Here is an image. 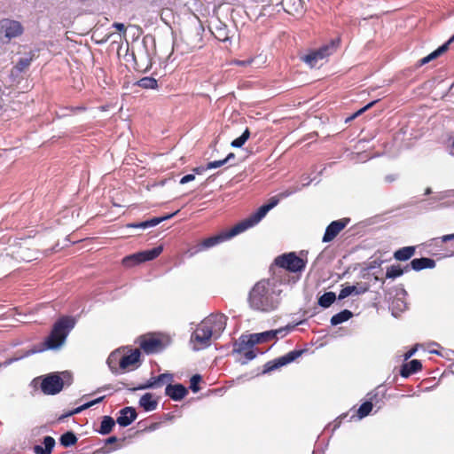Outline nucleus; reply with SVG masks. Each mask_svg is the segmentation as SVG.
I'll use <instances>...</instances> for the list:
<instances>
[{"mask_svg":"<svg viewBox=\"0 0 454 454\" xmlns=\"http://www.w3.org/2000/svg\"><path fill=\"white\" fill-rule=\"evenodd\" d=\"M279 286L274 279H262L255 283L248 294L249 307L262 313L276 310L281 302L282 290Z\"/></svg>","mask_w":454,"mask_h":454,"instance_id":"f257e3e1","label":"nucleus"},{"mask_svg":"<svg viewBox=\"0 0 454 454\" xmlns=\"http://www.w3.org/2000/svg\"><path fill=\"white\" fill-rule=\"evenodd\" d=\"M74 325L75 320L73 317H61L59 320L55 322L49 336L41 344L40 348H33L31 349H28L27 351H26L24 355L10 359L7 362V364H10L12 362L18 361L21 358L29 356L36 353L43 352L45 350L59 349L65 344L69 333L74 327Z\"/></svg>","mask_w":454,"mask_h":454,"instance_id":"f03ea898","label":"nucleus"},{"mask_svg":"<svg viewBox=\"0 0 454 454\" xmlns=\"http://www.w3.org/2000/svg\"><path fill=\"white\" fill-rule=\"evenodd\" d=\"M227 317L223 314L210 315L203 319L192 333L193 350H200L211 345L212 339H218L226 327Z\"/></svg>","mask_w":454,"mask_h":454,"instance_id":"7ed1b4c3","label":"nucleus"},{"mask_svg":"<svg viewBox=\"0 0 454 454\" xmlns=\"http://www.w3.org/2000/svg\"><path fill=\"white\" fill-rule=\"evenodd\" d=\"M71 381L72 376L67 371L62 372H51L42 378L40 387L43 394L54 395L63 389L65 384L70 385Z\"/></svg>","mask_w":454,"mask_h":454,"instance_id":"20e7f679","label":"nucleus"},{"mask_svg":"<svg viewBox=\"0 0 454 454\" xmlns=\"http://www.w3.org/2000/svg\"><path fill=\"white\" fill-rule=\"evenodd\" d=\"M245 224L243 222H239L236 225H234L231 229L229 231H222L219 234H216L215 236L209 237L207 239H203L200 243L198 244V251H203L207 250L208 248H211L222 242H224L236 235L247 231Z\"/></svg>","mask_w":454,"mask_h":454,"instance_id":"39448f33","label":"nucleus"},{"mask_svg":"<svg viewBox=\"0 0 454 454\" xmlns=\"http://www.w3.org/2000/svg\"><path fill=\"white\" fill-rule=\"evenodd\" d=\"M339 42L338 39H333L330 43L321 46L319 49L304 55L301 57V59L310 67H314L317 65L319 60L327 58L337 50Z\"/></svg>","mask_w":454,"mask_h":454,"instance_id":"423d86ee","label":"nucleus"},{"mask_svg":"<svg viewBox=\"0 0 454 454\" xmlns=\"http://www.w3.org/2000/svg\"><path fill=\"white\" fill-rule=\"evenodd\" d=\"M275 263L290 272H301L306 267V262L297 256L294 252L283 254L275 259Z\"/></svg>","mask_w":454,"mask_h":454,"instance_id":"0eeeda50","label":"nucleus"},{"mask_svg":"<svg viewBox=\"0 0 454 454\" xmlns=\"http://www.w3.org/2000/svg\"><path fill=\"white\" fill-rule=\"evenodd\" d=\"M24 28L20 21L3 19L0 20V38L4 43H9L23 34Z\"/></svg>","mask_w":454,"mask_h":454,"instance_id":"6e6552de","label":"nucleus"},{"mask_svg":"<svg viewBox=\"0 0 454 454\" xmlns=\"http://www.w3.org/2000/svg\"><path fill=\"white\" fill-rule=\"evenodd\" d=\"M278 194L277 196L271 197L268 203L261 206L254 213L250 215L247 218L244 219L242 222L245 224L247 229H249L254 225H256L262 219L267 215V213L275 207L279 200Z\"/></svg>","mask_w":454,"mask_h":454,"instance_id":"1a4fd4ad","label":"nucleus"},{"mask_svg":"<svg viewBox=\"0 0 454 454\" xmlns=\"http://www.w3.org/2000/svg\"><path fill=\"white\" fill-rule=\"evenodd\" d=\"M303 352L304 350L302 349H294L282 356H279L272 361H270L265 364L262 372L268 373L282 366H285L295 361L298 357H300L302 355Z\"/></svg>","mask_w":454,"mask_h":454,"instance_id":"9d476101","label":"nucleus"},{"mask_svg":"<svg viewBox=\"0 0 454 454\" xmlns=\"http://www.w3.org/2000/svg\"><path fill=\"white\" fill-rule=\"evenodd\" d=\"M162 250V247L159 246L149 250L141 251L126 256L123 259V262L126 265H130L151 261L158 257L161 254Z\"/></svg>","mask_w":454,"mask_h":454,"instance_id":"9b49d317","label":"nucleus"},{"mask_svg":"<svg viewBox=\"0 0 454 454\" xmlns=\"http://www.w3.org/2000/svg\"><path fill=\"white\" fill-rule=\"evenodd\" d=\"M349 218H341L339 220L333 221L327 225L322 241L328 243L333 241L338 234L349 223Z\"/></svg>","mask_w":454,"mask_h":454,"instance_id":"f8f14e48","label":"nucleus"},{"mask_svg":"<svg viewBox=\"0 0 454 454\" xmlns=\"http://www.w3.org/2000/svg\"><path fill=\"white\" fill-rule=\"evenodd\" d=\"M173 380V374L171 373H162L160 374L157 377H152L146 383L139 385L137 387H133L130 390L136 391V390H142V389H149V388H156L160 386H161L166 381H172Z\"/></svg>","mask_w":454,"mask_h":454,"instance_id":"ddd939ff","label":"nucleus"},{"mask_svg":"<svg viewBox=\"0 0 454 454\" xmlns=\"http://www.w3.org/2000/svg\"><path fill=\"white\" fill-rule=\"evenodd\" d=\"M187 394L188 389L181 383L168 384L165 388V395L176 402L184 399Z\"/></svg>","mask_w":454,"mask_h":454,"instance_id":"4468645a","label":"nucleus"},{"mask_svg":"<svg viewBox=\"0 0 454 454\" xmlns=\"http://www.w3.org/2000/svg\"><path fill=\"white\" fill-rule=\"evenodd\" d=\"M140 348L146 354H153L159 352L162 349L163 344L162 341L154 337L144 338L140 342Z\"/></svg>","mask_w":454,"mask_h":454,"instance_id":"2eb2a0df","label":"nucleus"},{"mask_svg":"<svg viewBox=\"0 0 454 454\" xmlns=\"http://www.w3.org/2000/svg\"><path fill=\"white\" fill-rule=\"evenodd\" d=\"M137 417V411L133 407H125L120 411V415L116 422L123 427L129 426Z\"/></svg>","mask_w":454,"mask_h":454,"instance_id":"dca6fc26","label":"nucleus"},{"mask_svg":"<svg viewBox=\"0 0 454 454\" xmlns=\"http://www.w3.org/2000/svg\"><path fill=\"white\" fill-rule=\"evenodd\" d=\"M256 342L250 335H242L235 343L233 348V354L241 355L243 351L252 348Z\"/></svg>","mask_w":454,"mask_h":454,"instance_id":"f3484780","label":"nucleus"},{"mask_svg":"<svg viewBox=\"0 0 454 454\" xmlns=\"http://www.w3.org/2000/svg\"><path fill=\"white\" fill-rule=\"evenodd\" d=\"M435 267V261L428 257L415 258L411 261L409 270L419 271L425 269H434Z\"/></svg>","mask_w":454,"mask_h":454,"instance_id":"a211bd4d","label":"nucleus"},{"mask_svg":"<svg viewBox=\"0 0 454 454\" xmlns=\"http://www.w3.org/2000/svg\"><path fill=\"white\" fill-rule=\"evenodd\" d=\"M453 42H454V35L446 43H444L442 45L438 47L436 50H434L433 52H431L427 56H426L423 59H421L419 61V66L426 65V64L429 63L430 61H432V60L437 59L438 57H440L442 53H444L449 49L450 44L451 43H453Z\"/></svg>","mask_w":454,"mask_h":454,"instance_id":"6ab92c4d","label":"nucleus"},{"mask_svg":"<svg viewBox=\"0 0 454 454\" xmlns=\"http://www.w3.org/2000/svg\"><path fill=\"white\" fill-rule=\"evenodd\" d=\"M141 352L136 348L131 350L129 354L122 353L121 370H127L131 365H136L140 362Z\"/></svg>","mask_w":454,"mask_h":454,"instance_id":"aec40b11","label":"nucleus"},{"mask_svg":"<svg viewBox=\"0 0 454 454\" xmlns=\"http://www.w3.org/2000/svg\"><path fill=\"white\" fill-rule=\"evenodd\" d=\"M121 359L122 351L120 349H116L109 355L106 363L114 374L119 373V369H121Z\"/></svg>","mask_w":454,"mask_h":454,"instance_id":"412c9836","label":"nucleus"},{"mask_svg":"<svg viewBox=\"0 0 454 454\" xmlns=\"http://www.w3.org/2000/svg\"><path fill=\"white\" fill-rule=\"evenodd\" d=\"M422 368V364L418 359H413L406 364H403L402 365V368L400 370V375L403 378H408L413 373L418 372Z\"/></svg>","mask_w":454,"mask_h":454,"instance_id":"4be33fe9","label":"nucleus"},{"mask_svg":"<svg viewBox=\"0 0 454 454\" xmlns=\"http://www.w3.org/2000/svg\"><path fill=\"white\" fill-rule=\"evenodd\" d=\"M211 31L219 41L227 42L230 39L227 26L219 20L213 26Z\"/></svg>","mask_w":454,"mask_h":454,"instance_id":"5701e85b","label":"nucleus"},{"mask_svg":"<svg viewBox=\"0 0 454 454\" xmlns=\"http://www.w3.org/2000/svg\"><path fill=\"white\" fill-rule=\"evenodd\" d=\"M43 443L44 447L41 445H35L33 450L35 454H51L52 450L55 446V440L51 436H44Z\"/></svg>","mask_w":454,"mask_h":454,"instance_id":"b1692460","label":"nucleus"},{"mask_svg":"<svg viewBox=\"0 0 454 454\" xmlns=\"http://www.w3.org/2000/svg\"><path fill=\"white\" fill-rule=\"evenodd\" d=\"M39 251L20 246L16 252L17 257L22 261L31 262L38 259Z\"/></svg>","mask_w":454,"mask_h":454,"instance_id":"393cba45","label":"nucleus"},{"mask_svg":"<svg viewBox=\"0 0 454 454\" xmlns=\"http://www.w3.org/2000/svg\"><path fill=\"white\" fill-rule=\"evenodd\" d=\"M366 291L367 287L347 286L340 290L338 298L339 300H343L350 295H359L364 294Z\"/></svg>","mask_w":454,"mask_h":454,"instance_id":"a878e982","label":"nucleus"},{"mask_svg":"<svg viewBox=\"0 0 454 454\" xmlns=\"http://www.w3.org/2000/svg\"><path fill=\"white\" fill-rule=\"evenodd\" d=\"M139 405L145 411H153L156 410L158 406L157 400L153 399V394L151 393H145L143 395L139 400Z\"/></svg>","mask_w":454,"mask_h":454,"instance_id":"bb28decb","label":"nucleus"},{"mask_svg":"<svg viewBox=\"0 0 454 454\" xmlns=\"http://www.w3.org/2000/svg\"><path fill=\"white\" fill-rule=\"evenodd\" d=\"M114 426L115 420L111 416H104L100 423V427L97 431L102 435H106L112 432Z\"/></svg>","mask_w":454,"mask_h":454,"instance_id":"cd10ccee","label":"nucleus"},{"mask_svg":"<svg viewBox=\"0 0 454 454\" xmlns=\"http://www.w3.org/2000/svg\"><path fill=\"white\" fill-rule=\"evenodd\" d=\"M35 56L36 55L35 51H30L29 52L26 53L25 56L20 58V59L18 60L15 66L16 69L19 72H23L30 66L32 60L35 58Z\"/></svg>","mask_w":454,"mask_h":454,"instance_id":"c85d7f7f","label":"nucleus"},{"mask_svg":"<svg viewBox=\"0 0 454 454\" xmlns=\"http://www.w3.org/2000/svg\"><path fill=\"white\" fill-rule=\"evenodd\" d=\"M414 247H404L394 253V258L397 261H407L414 254Z\"/></svg>","mask_w":454,"mask_h":454,"instance_id":"c756f323","label":"nucleus"},{"mask_svg":"<svg viewBox=\"0 0 454 454\" xmlns=\"http://www.w3.org/2000/svg\"><path fill=\"white\" fill-rule=\"evenodd\" d=\"M353 317V313L348 309H343L331 317L332 325L342 324Z\"/></svg>","mask_w":454,"mask_h":454,"instance_id":"7c9ffc66","label":"nucleus"},{"mask_svg":"<svg viewBox=\"0 0 454 454\" xmlns=\"http://www.w3.org/2000/svg\"><path fill=\"white\" fill-rule=\"evenodd\" d=\"M278 331H266L260 333L252 334V338L254 339L256 344L266 342L277 338Z\"/></svg>","mask_w":454,"mask_h":454,"instance_id":"2f4dec72","label":"nucleus"},{"mask_svg":"<svg viewBox=\"0 0 454 454\" xmlns=\"http://www.w3.org/2000/svg\"><path fill=\"white\" fill-rule=\"evenodd\" d=\"M77 437L73 431H67L64 433L59 438V443L63 447H70L77 442Z\"/></svg>","mask_w":454,"mask_h":454,"instance_id":"473e14b6","label":"nucleus"},{"mask_svg":"<svg viewBox=\"0 0 454 454\" xmlns=\"http://www.w3.org/2000/svg\"><path fill=\"white\" fill-rule=\"evenodd\" d=\"M336 300V294L333 292H326L318 298V305L322 308H329Z\"/></svg>","mask_w":454,"mask_h":454,"instance_id":"72a5a7b5","label":"nucleus"},{"mask_svg":"<svg viewBox=\"0 0 454 454\" xmlns=\"http://www.w3.org/2000/svg\"><path fill=\"white\" fill-rule=\"evenodd\" d=\"M409 270V265L405 266L403 269L399 265H391L387 269L386 278H395L402 276L404 272Z\"/></svg>","mask_w":454,"mask_h":454,"instance_id":"f704fd0d","label":"nucleus"},{"mask_svg":"<svg viewBox=\"0 0 454 454\" xmlns=\"http://www.w3.org/2000/svg\"><path fill=\"white\" fill-rule=\"evenodd\" d=\"M407 308L406 303L400 298L395 299L391 304L392 315L397 317L399 313L405 310Z\"/></svg>","mask_w":454,"mask_h":454,"instance_id":"c9c22d12","label":"nucleus"},{"mask_svg":"<svg viewBox=\"0 0 454 454\" xmlns=\"http://www.w3.org/2000/svg\"><path fill=\"white\" fill-rule=\"evenodd\" d=\"M250 137V130L248 128H247L244 132L236 139H234L231 145L235 148H241L245 143L248 140Z\"/></svg>","mask_w":454,"mask_h":454,"instance_id":"e433bc0d","label":"nucleus"},{"mask_svg":"<svg viewBox=\"0 0 454 454\" xmlns=\"http://www.w3.org/2000/svg\"><path fill=\"white\" fill-rule=\"evenodd\" d=\"M137 84L144 89H155L157 87V80L153 77L145 76L137 82Z\"/></svg>","mask_w":454,"mask_h":454,"instance_id":"4c0bfd02","label":"nucleus"},{"mask_svg":"<svg viewBox=\"0 0 454 454\" xmlns=\"http://www.w3.org/2000/svg\"><path fill=\"white\" fill-rule=\"evenodd\" d=\"M372 407H373V405H372V401H366V402L363 403L357 410V418L359 419H361L368 416L370 414V412L372 411Z\"/></svg>","mask_w":454,"mask_h":454,"instance_id":"58836bf2","label":"nucleus"},{"mask_svg":"<svg viewBox=\"0 0 454 454\" xmlns=\"http://www.w3.org/2000/svg\"><path fill=\"white\" fill-rule=\"evenodd\" d=\"M239 357H237L238 361L241 364H247L249 361L253 360L254 358H255L256 356V354L255 352L254 351L253 348H250V349H247L246 351H243L241 355H238Z\"/></svg>","mask_w":454,"mask_h":454,"instance_id":"ea45409f","label":"nucleus"},{"mask_svg":"<svg viewBox=\"0 0 454 454\" xmlns=\"http://www.w3.org/2000/svg\"><path fill=\"white\" fill-rule=\"evenodd\" d=\"M202 378L200 374H194L192 376L190 380V388L193 393H197L200 390V382L201 381Z\"/></svg>","mask_w":454,"mask_h":454,"instance_id":"a19ab883","label":"nucleus"},{"mask_svg":"<svg viewBox=\"0 0 454 454\" xmlns=\"http://www.w3.org/2000/svg\"><path fill=\"white\" fill-rule=\"evenodd\" d=\"M454 197V189L445 190L442 192H440L436 194L435 197H434L432 200H443L449 198Z\"/></svg>","mask_w":454,"mask_h":454,"instance_id":"79ce46f5","label":"nucleus"},{"mask_svg":"<svg viewBox=\"0 0 454 454\" xmlns=\"http://www.w3.org/2000/svg\"><path fill=\"white\" fill-rule=\"evenodd\" d=\"M300 191H301V187H299V186L290 187V188L279 192L278 196L282 200V199L287 198Z\"/></svg>","mask_w":454,"mask_h":454,"instance_id":"37998d69","label":"nucleus"},{"mask_svg":"<svg viewBox=\"0 0 454 454\" xmlns=\"http://www.w3.org/2000/svg\"><path fill=\"white\" fill-rule=\"evenodd\" d=\"M378 102V100H373L370 103H368L366 106H364V107H362L361 109H359L358 111H356L351 117L350 119H354L357 116H359L360 114H362L363 113H364L365 111L369 110L370 108H372L376 103Z\"/></svg>","mask_w":454,"mask_h":454,"instance_id":"c03bdc74","label":"nucleus"},{"mask_svg":"<svg viewBox=\"0 0 454 454\" xmlns=\"http://www.w3.org/2000/svg\"><path fill=\"white\" fill-rule=\"evenodd\" d=\"M225 161H224V159L223 160H214V161H210L207 164L206 166V168H209V169H212V168H220L223 165H225Z\"/></svg>","mask_w":454,"mask_h":454,"instance_id":"a18cd8bd","label":"nucleus"},{"mask_svg":"<svg viewBox=\"0 0 454 454\" xmlns=\"http://www.w3.org/2000/svg\"><path fill=\"white\" fill-rule=\"evenodd\" d=\"M253 61H254V59H247L246 60L236 59L233 61V63L238 66L247 67V66L251 65L253 63Z\"/></svg>","mask_w":454,"mask_h":454,"instance_id":"49530a36","label":"nucleus"},{"mask_svg":"<svg viewBox=\"0 0 454 454\" xmlns=\"http://www.w3.org/2000/svg\"><path fill=\"white\" fill-rule=\"evenodd\" d=\"M127 227H131V228H141V229H146V228H148V226H147V222H146V221L140 222V223H129V224H128V225H127Z\"/></svg>","mask_w":454,"mask_h":454,"instance_id":"de8ad7c7","label":"nucleus"},{"mask_svg":"<svg viewBox=\"0 0 454 454\" xmlns=\"http://www.w3.org/2000/svg\"><path fill=\"white\" fill-rule=\"evenodd\" d=\"M291 328H293V326H286V327H281V328L276 329L275 331H278L277 338L279 335L281 337L285 336L290 331Z\"/></svg>","mask_w":454,"mask_h":454,"instance_id":"09e8293b","label":"nucleus"},{"mask_svg":"<svg viewBox=\"0 0 454 454\" xmlns=\"http://www.w3.org/2000/svg\"><path fill=\"white\" fill-rule=\"evenodd\" d=\"M195 179V176L193 174H188V175H185L184 176L181 180H180V184H187L191 181H193Z\"/></svg>","mask_w":454,"mask_h":454,"instance_id":"8fccbe9b","label":"nucleus"},{"mask_svg":"<svg viewBox=\"0 0 454 454\" xmlns=\"http://www.w3.org/2000/svg\"><path fill=\"white\" fill-rule=\"evenodd\" d=\"M113 27H114L118 31L121 32L123 34V35H126V27L123 23L114 22L113 24Z\"/></svg>","mask_w":454,"mask_h":454,"instance_id":"3c124183","label":"nucleus"},{"mask_svg":"<svg viewBox=\"0 0 454 454\" xmlns=\"http://www.w3.org/2000/svg\"><path fill=\"white\" fill-rule=\"evenodd\" d=\"M148 228L153 227L160 223V220L159 217H153L152 219L146 220Z\"/></svg>","mask_w":454,"mask_h":454,"instance_id":"603ef678","label":"nucleus"},{"mask_svg":"<svg viewBox=\"0 0 454 454\" xmlns=\"http://www.w3.org/2000/svg\"><path fill=\"white\" fill-rule=\"evenodd\" d=\"M441 239L442 242H448L450 240H454V233L453 234H447L441 237Z\"/></svg>","mask_w":454,"mask_h":454,"instance_id":"864d4df0","label":"nucleus"},{"mask_svg":"<svg viewBox=\"0 0 454 454\" xmlns=\"http://www.w3.org/2000/svg\"><path fill=\"white\" fill-rule=\"evenodd\" d=\"M417 351V348H413L411 349H410L405 355H404V359L407 360L409 359L410 357H411L415 352Z\"/></svg>","mask_w":454,"mask_h":454,"instance_id":"5fc2aeb1","label":"nucleus"},{"mask_svg":"<svg viewBox=\"0 0 454 454\" xmlns=\"http://www.w3.org/2000/svg\"><path fill=\"white\" fill-rule=\"evenodd\" d=\"M177 213H178V211H176V212H174V213H172V214H168V215H164V216H160V217H159V218H160V223H161V222H163V221H165V220H168V219L172 218V217H173L174 215H176Z\"/></svg>","mask_w":454,"mask_h":454,"instance_id":"6e6d98bb","label":"nucleus"},{"mask_svg":"<svg viewBox=\"0 0 454 454\" xmlns=\"http://www.w3.org/2000/svg\"><path fill=\"white\" fill-rule=\"evenodd\" d=\"M104 398H105V396H100V397H98L97 399H94V400L89 402L90 403V406L91 407V406H93V405H95L97 403H101L104 400Z\"/></svg>","mask_w":454,"mask_h":454,"instance_id":"4d7b16f0","label":"nucleus"},{"mask_svg":"<svg viewBox=\"0 0 454 454\" xmlns=\"http://www.w3.org/2000/svg\"><path fill=\"white\" fill-rule=\"evenodd\" d=\"M208 168H206V167H203V166H200V167H197L193 169V171L196 173V174H202L205 170H207Z\"/></svg>","mask_w":454,"mask_h":454,"instance_id":"13d9d810","label":"nucleus"},{"mask_svg":"<svg viewBox=\"0 0 454 454\" xmlns=\"http://www.w3.org/2000/svg\"><path fill=\"white\" fill-rule=\"evenodd\" d=\"M117 437L116 436H110L108 437L106 440V444H112V443H114L117 442Z\"/></svg>","mask_w":454,"mask_h":454,"instance_id":"bf43d9fd","label":"nucleus"},{"mask_svg":"<svg viewBox=\"0 0 454 454\" xmlns=\"http://www.w3.org/2000/svg\"><path fill=\"white\" fill-rule=\"evenodd\" d=\"M82 411V408L81 406L75 408L74 410L71 411L68 414H67V416H72L74 414H77V413H80Z\"/></svg>","mask_w":454,"mask_h":454,"instance_id":"052dcab7","label":"nucleus"},{"mask_svg":"<svg viewBox=\"0 0 454 454\" xmlns=\"http://www.w3.org/2000/svg\"><path fill=\"white\" fill-rule=\"evenodd\" d=\"M235 158V154L233 153H230L225 158H224V161L225 163H228L231 161V159H234Z\"/></svg>","mask_w":454,"mask_h":454,"instance_id":"680f3d73","label":"nucleus"},{"mask_svg":"<svg viewBox=\"0 0 454 454\" xmlns=\"http://www.w3.org/2000/svg\"><path fill=\"white\" fill-rule=\"evenodd\" d=\"M385 180L390 183L395 180V176L394 175H388L385 177Z\"/></svg>","mask_w":454,"mask_h":454,"instance_id":"e2e57ef3","label":"nucleus"},{"mask_svg":"<svg viewBox=\"0 0 454 454\" xmlns=\"http://www.w3.org/2000/svg\"><path fill=\"white\" fill-rule=\"evenodd\" d=\"M304 181H305V183H304V184H301V189H302L303 187L308 186V185L312 182V180H311V179H309V177H306V178L304 179Z\"/></svg>","mask_w":454,"mask_h":454,"instance_id":"0e129e2a","label":"nucleus"},{"mask_svg":"<svg viewBox=\"0 0 454 454\" xmlns=\"http://www.w3.org/2000/svg\"><path fill=\"white\" fill-rule=\"evenodd\" d=\"M90 403H89V402H88V403H84V404H82V405H81L82 411H83V410H85V409H88V408H90Z\"/></svg>","mask_w":454,"mask_h":454,"instance_id":"69168bd1","label":"nucleus"},{"mask_svg":"<svg viewBox=\"0 0 454 454\" xmlns=\"http://www.w3.org/2000/svg\"><path fill=\"white\" fill-rule=\"evenodd\" d=\"M432 193V189L430 187H427L426 190H425V195H429Z\"/></svg>","mask_w":454,"mask_h":454,"instance_id":"338daca9","label":"nucleus"},{"mask_svg":"<svg viewBox=\"0 0 454 454\" xmlns=\"http://www.w3.org/2000/svg\"><path fill=\"white\" fill-rule=\"evenodd\" d=\"M106 389H110V386H109V385H108V386H104V387H102L98 388V391L106 390Z\"/></svg>","mask_w":454,"mask_h":454,"instance_id":"774afa93","label":"nucleus"}]
</instances>
